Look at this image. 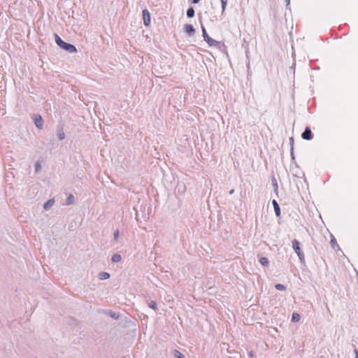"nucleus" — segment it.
I'll return each instance as SVG.
<instances>
[{
	"instance_id": "1",
	"label": "nucleus",
	"mask_w": 358,
	"mask_h": 358,
	"mask_svg": "<svg viewBox=\"0 0 358 358\" xmlns=\"http://www.w3.org/2000/svg\"><path fill=\"white\" fill-rule=\"evenodd\" d=\"M292 247L294 251L298 255L300 259H302L303 258V254L300 248V243L297 240H294L292 241Z\"/></svg>"
},
{
	"instance_id": "2",
	"label": "nucleus",
	"mask_w": 358,
	"mask_h": 358,
	"mask_svg": "<svg viewBox=\"0 0 358 358\" xmlns=\"http://www.w3.org/2000/svg\"><path fill=\"white\" fill-rule=\"evenodd\" d=\"M143 22L145 26H148L150 23V13L147 9L143 10Z\"/></svg>"
},
{
	"instance_id": "3",
	"label": "nucleus",
	"mask_w": 358,
	"mask_h": 358,
	"mask_svg": "<svg viewBox=\"0 0 358 358\" xmlns=\"http://www.w3.org/2000/svg\"><path fill=\"white\" fill-rule=\"evenodd\" d=\"M60 48L66 50L69 52H76L77 51L76 48L74 45L70 43H67L66 42H64V44H62V45Z\"/></svg>"
},
{
	"instance_id": "4",
	"label": "nucleus",
	"mask_w": 358,
	"mask_h": 358,
	"mask_svg": "<svg viewBox=\"0 0 358 358\" xmlns=\"http://www.w3.org/2000/svg\"><path fill=\"white\" fill-rule=\"evenodd\" d=\"M34 123H35L36 127H38L39 129H43V120L41 115H35Z\"/></svg>"
},
{
	"instance_id": "5",
	"label": "nucleus",
	"mask_w": 358,
	"mask_h": 358,
	"mask_svg": "<svg viewBox=\"0 0 358 358\" xmlns=\"http://www.w3.org/2000/svg\"><path fill=\"white\" fill-rule=\"evenodd\" d=\"M312 132L309 127H306L302 134V138L306 140H310L312 138Z\"/></svg>"
},
{
	"instance_id": "6",
	"label": "nucleus",
	"mask_w": 358,
	"mask_h": 358,
	"mask_svg": "<svg viewBox=\"0 0 358 358\" xmlns=\"http://www.w3.org/2000/svg\"><path fill=\"white\" fill-rule=\"evenodd\" d=\"M184 31L189 35H192L194 33V29L192 24H187L184 26Z\"/></svg>"
},
{
	"instance_id": "7",
	"label": "nucleus",
	"mask_w": 358,
	"mask_h": 358,
	"mask_svg": "<svg viewBox=\"0 0 358 358\" xmlns=\"http://www.w3.org/2000/svg\"><path fill=\"white\" fill-rule=\"evenodd\" d=\"M204 41L208 44L209 46H218L219 42L214 40L213 38L207 37Z\"/></svg>"
},
{
	"instance_id": "8",
	"label": "nucleus",
	"mask_w": 358,
	"mask_h": 358,
	"mask_svg": "<svg viewBox=\"0 0 358 358\" xmlns=\"http://www.w3.org/2000/svg\"><path fill=\"white\" fill-rule=\"evenodd\" d=\"M272 203L273 205L276 216L279 217L280 215V209L278 202L275 200H273Z\"/></svg>"
},
{
	"instance_id": "9",
	"label": "nucleus",
	"mask_w": 358,
	"mask_h": 358,
	"mask_svg": "<svg viewBox=\"0 0 358 358\" xmlns=\"http://www.w3.org/2000/svg\"><path fill=\"white\" fill-rule=\"evenodd\" d=\"M300 315L296 313H294L292 314V320L294 322H299L300 320Z\"/></svg>"
},
{
	"instance_id": "10",
	"label": "nucleus",
	"mask_w": 358,
	"mask_h": 358,
	"mask_svg": "<svg viewBox=\"0 0 358 358\" xmlns=\"http://www.w3.org/2000/svg\"><path fill=\"white\" fill-rule=\"evenodd\" d=\"M259 262L262 265L264 266H268V260L266 257H262L259 259Z\"/></svg>"
},
{
	"instance_id": "11",
	"label": "nucleus",
	"mask_w": 358,
	"mask_h": 358,
	"mask_svg": "<svg viewBox=\"0 0 358 358\" xmlns=\"http://www.w3.org/2000/svg\"><path fill=\"white\" fill-rule=\"evenodd\" d=\"M53 204L54 200H49L45 203L44 208L45 210H48Z\"/></svg>"
},
{
	"instance_id": "12",
	"label": "nucleus",
	"mask_w": 358,
	"mask_h": 358,
	"mask_svg": "<svg viewBox=\"0 0 358 358\" xmlns=\"http://www.w3.org/2000/svg\"><path fill=\"white\" fill-rule=\"evenodd\" d=\"M187 15L188 17H193L194 16V10L193 8H188L187 11Z\"/></svg>"
},
{
	"instance_id": "13",
	"label": "nucleus",
	"mask_w": 358,
	"mask_h": 358,
	"mask_svg": "<svg viewBox=\"0 0 358 358\" xmlns=\"http://www.w3.org/2000/svg\"><path fill=\"white\" fill-rule=\"evenodd\" d=\"M109 277H110L109 273H108L106 272H102L99 275V278L101 280H106V279H108Z\"/></svg>"
},
{
	"instance_id": "14",
	"label": "nucleus",
	"mask_w": 358,
	"mask_h": 358,
	"mask_svg": "<svg viewBox=\"0 0 358 358\" xmlns=\"http://www.w3.org/2000/svg\"><path fill=\"white\" fill-rule=\"evenodd\" d=\"M55 41H56V43L57 44L61 47L62 45V44H64V41H63L58 35H55Z\"/></svg>"
},
{
	"instance_id": "15",
	"label": "nucleus",
	"mask_w": 358,
	"mask_h": 358,
	"mask_svg": "<svg viewBox=\"0 0 358 358\" xmlns=\"http://www.w3.org/2000/svg\"><path fill=\"white\" fill-rule=\"evenodd\" d=\"M55 41H56V43L57 44L61 47L62 45V44H64V41H63L58 35H55Z\"/></svg>"
},
{
	"instance_id": "16",
	"label": "nucleus",
	"mask_w": 358,
	"mask_h": 358,
	"mask_svg": "<svg viewBox=\"0 0 358 358\" xmlns=\"http://www.w3.org/2000/svg\"><path fill=\"white\" fill-rule=\"evenodd\" d=\"M58 138L59 140H63L65 138V134H64V132L63 131V129L61 128L59 131H58Z\"/></svg>"
},
{
	"instance_id": "17",
	"label": "nucleus",
	"mask_w": 358,
	"mask_h": 358,
	"mask_svg": "<svg viewBox=\"0 0 358 358\" xmlns=\"http://www.w3.org/2000/svg\"><path fill=\"white\" fill-rule=\"evenodd\" d=\"M121 260V256L118 254H115L112 257V261L113 262H118Z\"/></svg>"
},
{
	"instance_id": "18",
	"label": "nucleus",
	"mask_w": 358,
	"mask_h": 358,
	"mask_svg": "<svg viewBox=\"0 0 358 358\" xmlns=\"http://www.w3.org/2000/svg\"><path fill=\"white\" fill-rule=\"evenodd\" d=\"M173 355L176 358H185L183 355L176 350L173 351Z\"/></svg>"
},
{
	"instance_id": "19",
	"label": "nucleus",
	"mask_w": 358,
	"mask_h": 358,
	"mask_svg": "<svg viewBox=\"0 0 358 358\" xmlns=\"http://www.w3.org/2000/svg\"><path fill=\"white\" fill-rule=\"evenodd\" d=\"M227 1L228 0H221L222 13H224L226 9Z\"/></svg>"
},
{
	"instance_id": "20",
	"label": "nucleus",
	"mask_w": 358,
	"mask_h": 358,
	"mask_svg": "<svg viewBox=\"0 0 358 358\" xmlns=\"http://www.w3.org/2000/svg\"><path fill=\"white\" fill-rule=\"evenodd\" d=\"M275 287L278 290H285V287L281 284H277V285H275Z\"/></svg>"
},
{
	"instance_id": "21",
	"label": "nucleus",
	"mask_w": 358,
	"mask_h": 358,
	"mask_svg": "<svg viewBox=\"0 0 358 358\" xmlns=\"http://www.w3.org/2000/svg\"><path fill=\"white\" fill-rule=\"evenodd\" d=\"M202 32H203V36L204 39H206L207 37H209L208 34L206 32V29L203 27H202Z\"/></svg>"
},
{
	"instance_id": "22",
	"label": "nucleus",
	"mask_w": 358,
	"mask_h": 358,
	"mask_svg": "<svg viewBox=\"0 0 358 358\" xmlns=\"http://www.w3.org/2000/svg\"><path fill=\"white\" fill-rule=\"evenodd\" d=\"M149 306H150L151 308L154 309V310H156V309H157V303H156V302H155V301H152V302H150V303L149 304Z\"/></svg>"
},
{
	"instance_id": "23",
	"label": "nucleus",
	"mask_w": 358,
	"mask_h": 358,
	"mask_svg": "<svg viewBox=\"0 0 358 358\" xmlns=\"http://www.w3.org/2000/svg\"><path fill=\"white\" fill-rule=\"evenodd\" d=\"M73 199H74L73 196V195H71H71H69V198H68V201H67V204H71V203H73Z\"/></svg>"
},
{
	"instance_id": "24",
	"label": "nucleus",
	"mask_w": 358,
	"mask_h": 358,
	"mask_svg": "<svg viewBox=\"0 0 358 358\" xmlns=\"http://www.w3.org/2000/svg\"><path fill=\"white\" fill-rule=\"evenodd\" d=\"M118 237H119V231L116 230L115 231V233H114V238H115V240L117 241Z\"/></svg>"
},
{
	"instance_id": "25",
	"label": "nucleus",
	"mask_w": 358,
	"mask_h": 358,
	"mask_svg": "<svg viewBox=\"0 0 358 358\" xmlns=\"http://www.w3.org/2000/svg\"><path fill=\"white\" fill-rule=\"evenodd\" d=\"M41 169V164L39 163H37L36 165V171H38Z\"/></svg>"
},
{
	"instance_id": "26",
	"label": "nucleus",
	"mask_w": 358,
	"mask_h": 358,
	"mask_svg": "<svg viewBox=\"0 0 358 358\" xmlns=\"http://www.w3.org/2000/svg\"><path fill=\"white\" fill-rule=\"evenodd\" d=\"M200 0H192L193 3H197L199 2Z\"/></svg>"
},
{
	"instance_id": "27",
	"label": "nucleus",
	"mask_w": 358,
	"mask_h": 358,
	"mask_svg": "<svg viewBox=\"0 0 358 358\" xmlns=\"http://www.w3.org/2000/svg\"><path fill=\"white\" fill-rule=\"evenodd\" d=\"M355 355H356V358H357V357H358V352H357V350H355Z\"/></svg>"
},
{
	"instance_id": "28",
	"label": "nucleus",
	"mask_w": 358,
	"mask_h": 358,
	"mask_svg": "<svg viewBox=\"0 0 358 358\" xmlns=\"http://www.w3.org/2000/svg\"><path fill=\"white\" fill-rule=\"evenodd\" d=\"M229 193L230 194H233L234 193V189H231Z\"/></svg>"
}]
</instances>
